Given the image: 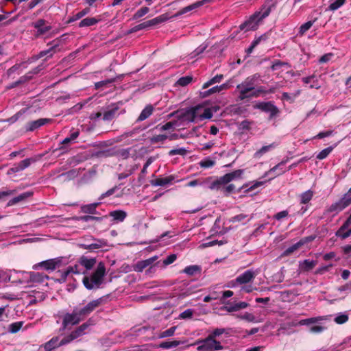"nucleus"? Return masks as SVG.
Listing matches in <instances>:
<instances>
[{
	"label": "nucleus",
	"instance_id": "nucleus-32",
	"mask_svg": "<svg viewBox=\"0 0 351 351\" xmlns=\"http://www.w3.org/2000/svg\"><path fill=\"white\" fill-rule=\"evenodd\" d=\"M201 271V267L196 265L187 266L183 269V272L190 276H195L196 274H200Z\"/></svg>",
	"mask_w": 351,
	"mask_h": 351
},
{
	"label": "nucleus",
	"instance_id": "nucleus-51",
	"mask_svg": "<svg viewBox=\"0 0 351 351\" xmlns=\"http://www.w3.org/2000/svg\"><path fill=\"white\" fill-rule=\"evenodd\" d=\"M12 271H1V280L5 282H11L12 283L16 282V279H11Z\"/></svg>",
	"mask_w": 351,
	"mask_h": 351
},
{
	"label": "nucleus",
	"instance_id": "nucleus-22",
	"mask_svg": "<svg viewBox=\"0 0 351 351\" xmlns=\"http://www.w3.org/2000/svg\"><path fill=\"white\" fill-rule=\"evenodd\" d=\"M51 121L49 119L41 118L36 121H30L27 123V130L29 131H34L36 129L45 125Z\"/></svg>",
	"mask_w": 351,
	"mask_h": 351
},
{
	"label": "nucleus",
	"instance_id": "nucleus-40",
	"mask_svg": "<svg viewBox=\"0 0 351 351\" xmlns=\"http://www.w3.org/2000/svg\"><path fill=\"white\" fill-rule=\"evenodd\" d=\"M80 135V131L75 130L71 133L70 136L66 137L61 143V145H67L73 142Z\"/></svg>",
	"mask_w": 351,
	"mask_h": 351
},
{
	"label": "nucleus",
	"instance_id": "nucleus-37",
	"mask_svg": "<svg viewBox=\"0 0 351 351\" xmlns=\"http://www.w3.org/2000/svg\"><path fill=\"white\" fill-rule=\"evenodd\" d=\"M89 12H90V8H86L83 9L82 11L77 12V14L73 15L72 17H71L68 20V23H71L72 22H74V21H75L77 20H79V19H82V17H84V16L88 14Z\"/></svg>",
	"mask_w": 351,
	"mask_h": 351
},
{
	"label": "nucleus",
	"instance_id": "nucleus-29",
	"mask_svg": "<svg viewBox=\"0 0 351 351\" xmlns=\"http://www.w3.org/2000/svg\"><path fill=\"white\" fill-rule=\"evenodd\" d=\"M100 20L95 17H87L79 23L80 27H90L96 25Z\"/></svg>",
	"mask_w": 351,
	"mask_h": 351
},
{
	"label": "nucleus",
	"instance_id": "nucleus-16",
	"mask_svg": "<svg viewBox=\"0 0 351 351\" xmlns=\"http://www.w3.org/2000/svg\"><path fill=\"white\" fill-rule=\"evenodd\" d=\"M95 226L97 228L102 230H108L111 226V223L109 220L108 215H104L102 217H94Z\"/></svg>",
	"mask_w": 351,
	"mask_h": 351
},
{
	"label": "nucleus",
	"instance_id": "nucleus-11",
	"mask_svg": "<svg viewBox=\"0 0 351 351\" xmlns=\"http://www.w3.org/2000/svg\"><path fill=\"white\" fill-rule=\"evenodd\" d=\"M61 263L60 258H52L47 261H42L34 266V269H38L41 267L45 268L46 270H54Z\"/></svg>",
	"mask_w": 351,
	"mask_h": 351
},
{
	"label": "nucleus",
	"instance_id": "nucleus-39",
	"mask_svg": "<svg viewBox=\"0 0 351 351\" xmlns=\"http://www.w3.org/2000/svg\"><path fill=\"white\" fill-rule=\"evenodd\" d=\"M324 319H326V318L325 317H317L304 319H301L300 322H298V324L300 326L308 325L311 324L316 323L318 321L324 320Z\"/></svg>",
	"mask_w": 351,
	"mask_h": 351
},
{
	"label": "nucleus",
	"instance_id": "nucleus-17",
	"mask_svg": "<svg viewBox=\"0 0 351 351\" xmlns=\"http://www.w3.org/2000/svg\"><path fill=\"white\" fill-rule=\"evenodd\" d=\"M175 178L176 177L173 175H170L165 178H158L155 180H150V184L154 186H165L172 184Z\"/></svg>",
	"mask_w": 351,
	"mask_h": 351
},
{
	"label": "nucleus",
	"instance_id": "nucleus-21",
	"mask_svg": "<svg viewBox=\"0 0 351 351\" xmlns=\"http://www.w3.org/2000/svg\"><path fill=\"white\" fill-rule=\"evenodd\" d=\"M127 213L123 210H115L109 213L108 217H111L114 222H123L127 217Z\"/></svg>",
	"mask_w": 351,
	"mask_h": 351
},
{
	"label": "nucleus",
	"instance_id": "nucleus-34",
	"mask_svg": "<svg viewBox=\"0 0 351 351\" xmlns=\"http://www.w3.org/2000/svg\"><path fill=\"white\" fill-rule=\"evenodd\" d=\"M223 78H224V76H223V74H217V75H216L215 77H213V78H211L210 80H208V82H205L202 85V89L208 88L210 86H211V85H213L214 84L221 82V80Z\"/></svg>",
	"mask_w": 351,
	"mask_h": 351
},
{
	"label": "nucleus",
	"instance_id": "nucleus-24",
	"mask_svg": "<svg viewBox=\"0 0 351 351\" xmlns=\"http://www.w3.org/2000/svg\"><path fill=\"white\" fill-rule=\"evenodd\" d=\"M171 19V16H169L168 14H163L161 15H159L152 19L148 20L149 27H156L158 25L166 22L168 19Z\"/></svg>",
	"mask_w": 351,
	"mask_h": 351
},
{
	"label": "nucleus",
	"instance_id": "nucleus-23",
	"mask_svg": "<svg viewBox=\"0 0 351 351\" xmlns=\"http://www.w3.org/2000/svg\"><path fill=\"white\" fill-rule=\"evenodd\" d=\"M33 195L32 191H27L19 195L16 197L12 198L8 203L6 206H10L16 204L22 201H24L27 198L31 197Z\"/></svg>",
	"mask_w": 351,
	"mask_h": 351
},
{
	"label": "nucleus",
	"instance_id": "nucleus-2",
	"mask_svg": "<svg viewBox=\"0 0 351 351\" xmlns=\"http://www.w3.org/2000/svg\"><path fill=\"white\" fill-rule=\"evenodd\" d=\"M276 0H265L258 11L255 12L248 19L239 25L240 30L245 32L256 30L259 23L267 18L272 10L276 9Z\"/></svg>",
	"mask_w": 351,
	"mask_h": 351
},
{
	"label": "nucleus",
	"instance_id": "nucleus-7",
	"mask_svg": "<svg viewBox=\"0 0 351 351\" xmlns=\"http://www.w3.org/2000/svg\"><path fill=\"white\" fill-rule=\"evenodd\" d=\"M202 344L197 347L199 351H215L223 348L220 342L212 337H206L200 341Z\"/></svg>",
	"mask_w": 351,
	"mask_h": 351
},
{
	"label": "nucleus",
	"instance_id": "nucleus-58",
	"mask_svg": "<svg viewBox=\"0 0 351 351\" xmlns=\"http://www.w3.org/2000/svg\"><path fill=\"white\" fill-rule=\"evenodd\" d=\"M176 121H169L162 125H158L156 126V128L159 129L160 131L168 130L172 128L174 125H176Z\"/></svg>",
	"mask_w": 351,
	"mask_h": 351
},
{
	"label": "nucleus",
	"instance_id": "nucleus-43",
	"mask_svg": "<svg viewBox=\"0 0 351 351\" xmlns=\"http://www.w3.org/2000/svg\"><path fill=\"white\" fill-rule=\"evenodd\" d=\"M270 36H271V32H267L258 37H256L254 39V41L256 42V44L257 45H258L261 43H266L268 41V40L269 39Z\"/></svg>",
	"mask_w": 351,
	"mask_h": 351
},
{
	"label": "nucleus",
	"instance_id": "nucleus-61",
	"mask_svg": "<svg viewBox=\"0 0 351 351\" xmlns=\"http://www.w3.org/2000/svg\"><path fill=\"white\" fill-rule=\"evenodd\" d=\"M213 115V110L210 108H207L204 109V112L199 116V117L200 119H211Z\"/></svg>",
	"mask_w": 351,
	"mask_h": 351
},
{
	"label": "nucleus",
	"instance_id": "nucleus-46",
	"mask_svg": "<svg viewBox=\"0 0 351 351\" xmlns=\"http://www.w3.org/2000/svg\"><path fill=\"white\" fill-rule=\"evenodd\" d=\"M199 164L202 168L207 169L213 167L215 165V161L210 158H206L201 160Z\"/></svg>",
	"mask_w": 351,
	"mask_h": 351
},
{
	"label": "nucleus",
	"instance_id": "nucleus-42",
	"mask_svg": "<svg viewBox=\"0 0 351 351\" xmlns=\"http://www.w3.org/2000/svg\"><path fill=\"white\" fill-rule=\"evenodd\" d=\"M57 273L60 278L56 280L59 283H64L66 281L67 277L71 274L68 267L64 271L58 270Z\"/></svg>",
	"mask_w": 351,
	"mask_h": 351
},
{
	"label": "nucleus",
	"instance_id": "nucleus-18",
	"mask_svg": "<svg viewBox=\"0 0 351 351\" xmlns=\"http://www.w3.org/2000/svg\"><path fill=\"white\" fill-rule=\"evenodd\" d=\"M254 278V272L251 270H247L237 276L235 279V282L240 285L247 284L251 282Z\"/></svg>",
	"mask_w": 351,
	"mask_h": 351
},
{
	"label": "nucleus",
	"instance_id": "nucleus-63",
	"mask_svg": "<svg viewBox=\"0 0 351 351\" xmlns=\"http://www.w3.org/2000/svg\"><path fill=\"white\" fill-rule=\"evenodd\" d=\"M193 315V310L186 309L180 314L179 317L181 319H190L192 317Z\"/></svg>",
	"mask_w": 351,
	"mask_h": 351
},
{
	"label": "nucleus",
	"instance_id": "nucleus-57",
	"mask_svg": "<svg viewBox=\"0 0 351 351\" xmlns=\"http://www.w3.org/2000/svg\"><path fill=\"white\" fill-rule=\"evenodd\" d=\"M187 153V150L185 148H179V149H171L168 152V155L170 156L178 154L181 156H184Z\"/></svg>",
	"mask_w": 351,
	"mask_h": 351
},
{
	"label": "nucleus",
	"instance_id": "nucleus-36",
	"mask_svg": "<svg viewBox=\"0 0 351 351\" xmlns=\"http://www.w3.org/2000/svg\"><path fill=\"white\" fill-rule=\"evenodd\" d=\"M180 343L181 342L178 340L162 341L158 345V348L162 349H170L178 346Z\"/></svg>",
	"mask_w": 351,
	"mask_h": 351
},
{
	"label": "nucleus",
	"instance_id": "nucleus-54",
	"mask_svg": "<svg viewBox=\"0 0 351 351\" xmlns=\"http://www.w3.org/2000/svg\"><path fill=\"white\" fill-rule=\"evenodd\" d=\"M192 80H193V78L191 76H184V77H180L177 81V84L179 86H187L188 84H189L192 82Z\"/></svg>",
	"mask_w": 351,
	"mask_h": 351
},
{
	"label": "nucleus",
	"instance_id": "nucleus-27",
	"mask_svg": "<svg viewBox=\"0 0 351 351\" xmlns=\"http://www.w3.org/2000/svg\"><path fill=\"white\" fill-rule=\"evenodd\" d=\"M60 345V341H59L58 337H53L49 341L46 342L44 345V348L47 351H51L53 349L62 346Z\"/></svg>",
	"mask_w": 351,
	"mask_h": 351
},
{
	"label": "nucleus",
	"instance_id": "nucleus-49",
	"mask_svg": "<svg viewBox=\"0 0 351 351\" xmlns=\"http://www.w3.org/2000/svg\"><path fill=\"white\" fill-rule=\"evenodd\" d=\"M349 319V317L346 313H340L335 317L334 321L337 324H343L346 323Z\"/></svg>",
	"mask_w": 351,
	"mask_h": 351
},
{
	"label": "nucleus",
	"instance_id": "nucleus-47",
	"mask_svg": "<svg viewBox=\"0 0 351 351\" xmlns=\"http://www.w3.org/2000/svg\"><path fill=\"white\" fill-rule=\"evenodd\" d=\"M68 269L71 271V274H85L86 271L83 270L82 268H81V265L78 264H75L72 266H69Z\"/></svg>",
	"mask_w": 351,
	"mask_h": 351
},
{
	"label": "nucleus",
	"instance_id": "nucleus-3",
	"mask_svg": "<svg viewBox=\"0 0 351 351\" xmlns=\"http://www.w3.org/2000/svg\"><path fill=\"white\" fill-rule=\"evenodd\" d=\"M106 274L105 264L99 262L96 269L90 276H85L82 279V283L84 287L88 290L97 289L100 288L104 280Z\"/></svg>",
	"mask_w": 351,
	"mask_h": 351
},
{
	"label": "nucleus",
	"instance_id": "nucleus-59",
	"mask_svg": "<svg viewBox=\"0 0 351 351\" xmlns=\"http://www.w3.org/2000/svg\"><path fill=\"white\" fill-rule=\"evenodd\" d=\"M31 278L33 280L36 282H43L45 278H48V276L44 275L40 273H32L31 274Z\"/></svg>",
	"mask_w": 351,
	"mask_h": 351
},
{
	"label": "nucleus",
	"instance_id": "nucleus-33",
	"mask_svg": "<svg viewBox=\"0 0 351 351\" xmlns=\"http://www.w3.org/2000/svg\"><path fill=\"white\" fill-rule=\"evenodd\" d=\"M256 80V75H253L247 77L243 82L237 86H239V87H255V82Z\"/></svg>",
	"mask_w": 351,
	"mask_h": 351
},
{
	"label": "nucleus",
	"instance_id": "nucleus-10",
	"mask_svg": "<svg viewBox=\"0 0 351 351\" xmlns=\"http://www.w3.org/2000/svg\"><path fill=\"white\" fill-rule=\"evenodd\" d=\"M201 108L200 106L190 108L184 112H181L178 115L179 119H185L190 122H193L197 117V110Z\"/></svg>",
	"mask_w": 351,
	"mask_h": 351
},
{
	"label": "nucleus",
	"instance_id": "nucleus-4",
	"mask_svg": "<svg viewBox=\"0 0 351 351\" xmlns=\"http://www.w3.org/2000/svg\"><path fill=\"white\" fill-rule=\"evenodd\" d=\"M93 324L92 319H88L86 322H84L82 324L72 330L70 334L64 337L60 340V345L69 344L75 339L83 336L86 334V330H87Z\"/></svg>",
	"mask_w": 351,
	"mask_h": 351
},
{
	"label": "nucleus",
	"instance_id": "nucleus-15",
	"mask_svg": "<svg viewBox=\"0 0 351 351\" xmlns=\"http://www.w3.org/2000/svg\"><path fill=\"white\" fill-rule=\"evenodd\" d=\"M34 160L33 158H26L23 160H21L17 164L13 165L12 168H10L8 173L11 174L12 173H16L24 170L27 168Z\"/></svg>",
	"mask_w": 351,
	"mask_h": 351
},
{
	"label": "nucleus",
	"instance_id": "nucleus-8",
	"mask_svg": "<svg viewBox=\"0 0 351 351\" xmlns=\"http://www.w3.org/2000/svg\"><path fill=\"white\" fill-rule=\"evenodd\" d=\"M214 0H201V1H197L194 3H192L188 6H186V7L182 8L178 12H177L175 14H173L172 16H171V18H172V19L178 18L181 15H183L184 14H186L189 12L194 10L204 5L206 3H211Z\"/></svg>",
	"mask_w": 351,
	"mask_h": 351
},
{
	"label": "nucleus",
	"instance_id": "nucleus-19",
	"mask_svg": "<svg viewBox=\"0 0 351 351\" xmlns=\"http://www.w3.org/2000/svg\"><path fill=\"white\" fill-rule=\"evenodd\" d=\"M97 263V260L95 258H88L86 256H82L77 261V263H79L82 267H84L86 270L92 269Z\"/></svg>",
	"mask_w": 351,
	"mask_h": 351
},
{
	"label": "nucleus",
	"instance_id": "nucleus-20",
	"mask_svg": "<svg viewBox=\"0 0 351 351\" xmlns=\"http://www.w3.org/2000/svg\"><path fill=\"white\" fill-rule=\"evenodd\" d=\"M230 87V83L228 82H227L223 83L219 86H213V88L202 93V94L204 97H206L212 94L220 93L222 90H227Z\"/></svg>",
	"mask_w": 351,
	"mask_h": 351
},
{
	"label": "nucleus",
	"instance_id": "nucleus-52",
	"mask_svg": "<svg viewBox=\"0 0 351 351\" xmlns=\"http://www.w3.org/2000/svg\"><path fill=\"white\" fill-rule=\"evenodd\" d=\"M350 225H351V214L347 218V219L344 221V223L341 225V226L338 229V230L336 232L335 235L340 234L341 232L346 230Z\"/></svg>",
	"mask_w": 351,
	"mask_h": 351
},
{
	"label": "nucleus",
	"instance_id": "nucleus-1",
	"mask_svg": "<svg viewBox=\"0 0 351 351\" xmlns=\"http://www.w3.org/2000/svg\"><path fill=\"white\" fill-rule=\"evenodd\" d=\"M107 296H102L88 302L84 306L74 307L71 313H66L63 315L62 327L66 328L69 326H75L84 321L96 308L106 302Z\"/></svg>",
	"mask_w": 351,
	"mask_h": 351
},
{
	"label": "nucleus",
	"instance_id": "nucleus-48",
	"mask_svg": "<svg viewBox=\"0 0 351 351\" xmlns=\"http://www.w3.org/2000/svg\"><path fill=\"white\" fill-rule=\"evenodd\" d=\"M333 148L334 147L332 146H330L324 149L317 155L316 158L318 160H323L326 158L332 151Z\"/></svg>",
	"mask_w": 351,
	"mask_h": 351
},
{
	"label": "nucleus",
	"instance_id": "nucleus-9",
	"mask_svg": "<svg viewBox=\"0 0 351 351\" xmlns=\"http://www.w3.org/2000/svg\"><path fill=\"white\" fill-rule=\"evenodd\" d=\"M60 43V38H58L50 42L48 45H50L51 47L47 49L41 51L38 56L36 57V60H38V58H43L45 56H47V57H52L53 55L56 53L57 49L58 48Z\"/></svg>",
	"mask_w": 351,
	"mask_h": 351
},
{
	"label": "nucleus",
	"instance_id": "nucleus-41",
	"mask_svg": "<svg viewBox=\"0 0 351 351\" xmlns=\"http://www.w3.org/2000/svg\"><path fill=\"white\" fill-rule=\"evenodd\" d=\"M316 21V19L313 21H309L302 24L299 29L298 34L300 36H303L305 33L313 26L314 22Z\"/></svg>",
	"mask_w": 351,
	"mask_h": 351
},
{
	"label": "nucleus",
	"instance_id": "nucleus-6",
	"mask_svg": "<svg viewBox=\"0 0 351 351\" xmlns=\"http://www.w3.org/2000/svg\"><path fill=\"white\" fill-rule=\"evenodd\" d=\"M243 174V169H237L228 173L214 181L211 184L210 189H214L216 186L219 185H226L232 181L239 180L242 178Z\"/></svg>",
	"mask_w": 351,
	"mask_h": 351
},
{
	"label": "nucleus",
	"instance_id": "nucleus-56",
	"mask_svg": "<svg viewBox=\"0 0 351 351\" xmlns=\"http://www.w3.org/2000/svg\"><path fill=\"white\" fill-rule=\"evenodd\" d=\"M168 138V136L166 134H158L154 136L151 138V142L152 143H162Z\"/></svg>",
	"mask_w": 351,
	"mask_h": 351
},
{
	"label": "nucleus",
	"instance_id": "nucleus-12",
	"mask_svg": "<svg viewBox=\"0 0 351 351\" xmlns=\"http://www.w3.org/2000/svg\"><path fill=\"white\" fill-rule=\"evenodd\" d=\"M158 257L154 256L146 260L138 261L134 266V270L137 272H142L146 267L152 268V265Z\"/></svg>",
	"mask_w": 351,
	"mask_h": 351
},
{
	"label": "nucleus",
	"instance_id": "nucleus-13",
	"mask_svg": "<svg viewBox=\"0 0 351 351\" xmlns=\"http://www.w3.org/2000/svg\"><path fill=\"white\" fill-rule=\"evenodd\" d=\"M24 322L22 321L15 322L11 324H9L8 326H4L1 328V335H6L8 333L10 334H16L23 327Z\"/></svg>",
	"mask_w": 351,
	"mask_h": 351
},
{
	"label": "nucleus",
	"instance_id": "nucleus-55",
	"mask_svg": "<svg viewBox=\"0 0 351 351\" xmlns=\"http://www.w3.org/2000/svg\"><path fill=\"white\" fill-rule=\"evenodd\" d=\"M176 330V326L171 327L169 329H167V330L160 332V335H159V337L160 338H165V337H171V336L173 335V334L175 333Z\"/></svg>",
	"mask_w": 351,
	"mask_h": 351
},
{
	"label": "nucleus",
	"instance_id": "nucleus-62",
	"mask_svg": "<svg viewBox=\"0 0 351 351\" xmlns=\"http://www.w3.org/2000/svg\"><path fill=\"white\" fill-rule=\"evenodd\" d=\"M287 63L285 62H282L280 60H276L273 62L272 65L271 66V69L272 71H276L279 69L284 65H287Z\"/></svg>",
	"mask_w": 351,
	"mask_h": 351
},
{
	"label": "nucleus",
	"instance_id": "nucleus-5",
	"mask_svg": "<svg viewBox=\"0 0 351 351\" xmlns=\"http://www.w3.org/2000/svg\"><path fill=\"white\" fill-rule=\"evenodd\" d=\"M254 109L269 113V120L276 119L280 114L279 108L274 104V101H259L253 106Z\"/></svg>",
	"mask_w": 351,
	"mask_h": 351
},
{
	"label": "nucleus",
	"instance_id": "nucleus-60",
	"mask_svg": "<svg viewBox=\"0 0 351 351\" xmlns=\"http://www.w3.org/2000/svg\"><path fill=\"white\" fill-rule=\"evenodd\" d=\"M300 246V243L293 244V245L290 246L289 247H288L287 249H286L285 250V252H283V255H285V256L290 255L291 254L294 252L296 250H298Z\"/></svg>",
	"mask_w": 351,
	"mask_h": 351
},
{
	"label": "nucleus",
	"instance_id": "nucleus-25",
	"mask_svg": "<svg viewBox=\"0 0 351 351\" xmlns=\"http://www.w3.org/2000/svg\"><path fill=\"white\" fill-rule=\"evenodd\" d=\"M154 112V107L152 105L149 104L141 111L140 115L136 119L137 122L143 121L149 118Z\"/></svg>",
	"mask_w": 351,
	"mask_h": 351
},
{
	"label": "nucleus",
	"instance_id": "nucleus-38",
	"mask_svg": "<svg viewBox=\"0 0 351 351\" xmlns=\"http://www.w3.org/2000/svg\"><path fill=\"white\" fill-rule=\"evenodd\" d=\"M313 192L311 190H308L302 193L300 197V203L302 204H308L313 198Z\"/></svg>",
	"mask_w": 351,
	"mask_h": 351
},
{
	"label": "nucleus",
	"instance_id": "nucleus-31",
	"mask_svg": "<svg viewBox=\"0 0 351 351\" xmlns=\"http://www.w3.org/2000/svg\"><path fill=\"white\" fill-rule=\"evenodd\" d=\"M119 108L117 106H114L113 108L106 110L103 113V120L104 121H111L112 120L117 114Z\"/></svg>",
	"mask_w": 351,
	"mask_h": 351
},
{
	"label": "nucleus",
	"instance_id": "nucleus-45",
	"mask_svg": "<svg viewBox=\"0 0 351 351\" xmlns=\"http://www.w3.org/2000/svg\"><path fill=\"white\" fill-rule=\"evenodd\" d=\"M152 163V159L151 158H148L145 163L140 174L138 176V180L141 182L142 180H143L145 177L146 173H147V168Z\"/></svg>",
	"mask_w": 351,
	"mask_h": 351
},
{
	"label": "nucleus",
	"instance_id": "nucleus-50",
	"mask_svg": "<svg viewBox=\"0 0 351 351\" xmlns=\"http://www.w3.org/2000/svg\"><path fill=\"white\" fill-rule=\"evenodd\" d=\"M149 9L147 7H142L138 10L133 16V19H138L148 13Z\"/></svg>",
	"mask_w": 351,
	"mask_h": 351
},
{
	"label": "nucleus",
	"instance_id": "nucleus-35",
	"mask_svg": "<svg viewBox=\"0 0 351 351\" xmlns=\"http://www.w3.org/2000/svg\"><path fill=\"white\" fill-rule=\"evenodd\" d=\"M285 165V161H281L280 163L274 166L271 168L267 173H276L274 177L282 175L285 172V170L283 169L284 165Z\"/></svg>",
	"mask_w": 351,
	"mask_h": 351
},
{
	"label": "nucleus",
	"instance_id": "nucleus-30",
	"mask_svg": "<svg viewBox=\"0 0 351 351\" xmlns=\"http://www.w3.org/2000/svg\"><path fill=\"white\" fill-rule=\"evenodd\" d=\"M100 203H93L90 204L84 205L81 207V210L84 213L94 215L97 213V207Z\"/></svg>",
	"mask_w": 351,
	"mask_h": 351
},
{
	"label": "nucleus",
	"instance_id": "nucleus-28",
	"mask_svg": "<svg viewBox=\"0 0 351 351\" xmlns=\"http://www.w3.org/2000/svg\"><path fill=\"white\" fill-rule=\"evenodd\" d=\"M254 87H239L237 86V89L239 90V99L241 101L249 99V95L253 90Z\"/></svg>",
	"mask_w": 351,
	"mask_h": 351
},
{
	"label": "nucleus",
	"instance_id": "nucleus-14",
	"mask_svg": "<svg viewBox=\"0 0 351 351\" xmlns=\"http://www.w3.org/2000/svg\"><path fill=\"white\" fill-rule=\"evenodd\" d=\"M33 27L37 29L38 35H43L51 29V26L45 19H40L33 23Z\"/></svg>",
	"mask_w": 351,
	"mask_h": 351
},
{
	"label": "nucleus",
	"instance_id": "nucleus-64",
	"mask_svg": "<svg viewBox=\"0 0 351 351\" xmlns=\"http://www.w3.org/2000/svg\"><path fill=\"white\" fill-rule=\"evenodd\" d=\"M343 202L346 206L348 207L350 204H351V187L349 189L348 191L343 195L342 197Z\"/></svg>",
	"mask_w": 351,
	"mask_h": 351
},
{
	"label": "nucleus",
	"instance_id": "nucleus-44",
	"mask_svg": "<svg viewBox=\"0 0 351 351\" xmlns=\"http://www.w3.org/2000/svg\"><path fill=\"white\" fill-rule=\"evenodd\" d=\"M316 265V261H310V260H304L301 265L302 269L304 271H308L313 269Z\"/></svg>",
	"mask_w": 351,
	"mask_h": 351
},
{
	"label": "nucleus",
	"instance_id": "nucleus-53",
	"mask_svg": "<svg viewBox=\"0 0 351 351\" xmlns=\"http://www.w3.org/2000/svg\"><path fill=\"white\" fill-rule=\"evenodd\" d=\"M346 0H335L331 3L328 7V9L331 11H335L345 4Z\"/></svg>",
	"mask_w": 351,
	"mask_h": 351
},
{
	"label": "nucleus",
	"instance_id": "nucleus-26",
	"mask_svg": "<svg viewBox=\"0 0 351 351\" xmlns=\"http://www.w3.org/2000/svg\"><path fill=\"white\" fill-rule=\"evenodd\" d=\"M347 206L343 202V200L342 199V198H341L338 202L331 204L330 206L328 208L327 211L328 213L335 212L336 213H338L340 211L343 210Z\"/></svg>",
	"mask_w": 351,
	"mask_h": 351
}]
</instances>
